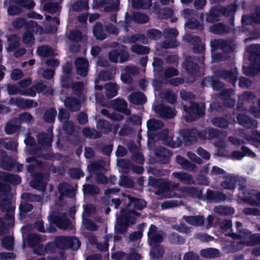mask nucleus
<instances>
[{
  "label": "nucleus",
  "instance_id": "f257e3e1",
  "mask_svg": "<svg viewBox=\"0 0 260 260\" xmlns=\"http://www.w3.org/2000/svg\"><path fill=\"white\" fill-rule=\"evenodd\" d=\"M129 207L121 209L120 215L116 218V223L115 225V232L117 234L125 233L131 225L135 224L137 218L135 216L139 217L141 213L136 211L137 209H129Z\"/></svg>",
  "mask_w": 260,
  "mask_h": 260
},
{
  "label": "nucleus",
  "instance_id": "f03ea898",
  "mask_svg": "<svg viewBox=\"0 0 260 260\" xmlns=\"http://www.w3.org/2000/svg\"><path fill=\"white\" fill-rule=\"evenodd\" d=\"M21 182V178L18 175H14L5 172H0V192L7 195L11 190L12 185H18Z\"/></svg>",
  "mask_w": 260,
  "mask_h": 260
},
{
  "label": "nucleus",
  "instance_id": "7ed1b4c3",
  "mask_svg": "<svg viewBox=\"0 0 260 260\" xmlns=\"http://www.w3.org/2000/svg\"><path fill=\"white\" fill-rule=\"evenodd\" d=\"M204 61V55L188 56L183 62L182 67L188 74L196 76L200 72V67L199 63L203 64Z\"/></svg>",
  "mask_w": 260,
  "mask_h": 260
},
{
  "label": "nucleus",
  "instance_id": "20e7f679",
  "mask_svg": "<svg viewBox=\"0 0 260 260\" xmlns=\"http://www.w3.org/2000/svg\"><path fill=\"white\" fill-rule=\"evenodd\" d=\"M183 109L186 113L185 119L187 122L194 121L205 114V109L195 103H192L190 107L184 105Z\"/></svg>",
  "mask_w": 260,
  "mask_h": 260
},
{
  "label": "nucleus",
  "instance_id": "39448f33",
  "mask_svg": "<svg viewBox=\"0 0 260 260\" xmlns=\"http://www.w3.org/2000/svg\"><path fill=\"white\" fill-rule=\"evenodd\" d=\"M181 135L186 146L196 143L198 138H201L202 133L195 128H184L181 131Z\"/></svg>",
  "mask_w": 260,
  "mask_h": 260
},
{
  "label": "nucleus",
  "instance_id": "423d86ee",
  "mask_svg": "<svg viewBox=\"0 0 260 260\" xmlns=\"http://www.w3.org/2000/svg\"><path fill=\"white\" fill-rule=\"evenodd\" d=\"M48 173L38 172L35 174L33 179L30 182V186L35 189L41 191H45L46 189V182L44 179L48 177Z\"/></svg>",
  "mask_w": 260,
  "mask_h": 260
},
{
  "label": "nucleus",
  "instance_id": "0eeeda50",
  "mask_svg": "<svg viewBox=\"0 0 260 260\" xmlns=\"http://www.w3.org/2000/svg\"><path fill=\"white\" fill-rule=\"evenodd\" d=\"M237 74L236 68L230 70L221 69L216 72L217 76L231 83L234 87H236V83L238 79Z\"/></svg>",
  "mask_w": 260,
  "mask_h": 260
},
{
  "label": "nucleus",
  "instance_id": "6e6552de",
  "mask_svg": "<svg viewBox=\"0 0 260 260\" xmlns=\"http://www.w3.org/2000/svg\"><path fill=\"white\" fill-rule=\"evenodd\" d=\"M154 152L157 162L167 164L170 162V157L172 155V152L169 149L159 146L155 148Z\"/></svg>",
  "mask_w": 260,
  "mask_h": 260
},
{
  "label": "nucleus",
  "instance_id": "1a4fd4ad",
  "mask_svg": "<svg viewBox=\"0 0 260 260\" xmlns=\"http://www.w3.org/2000/svg\"><path fill=\"white\" fill-rule=\"evenodd\" d=\"M237 120L239 125L246 128L254 129L257 127L258 123L257 121L245 114H238Z\"/></svg>",
  "mask_w": 260,
  "mask_h": 260
},
{
  "label": "nucleus",
  "instance_id": "9d476101",
  "mask_svg": "<svg viewBox=\"0 0 260 260\" xmlns=\"http://www.w3.org/2000/svg\"><path fill=\"white\" fill-rule=\"evenodd\" d=\"M241 191H242V197L240 198L241 201L251 206H259V203L256 199V193H255L254 189H247L246 187Z\"/></svg>",
  "mask_w": 260,
  "mask_h": 260
},
{
  "label": "nucleus",
  "instance_id": "9b49d317",
  "mask_svg": "<svg viewBox=\"0 0 260 260\" xmlns=\"http://www.w3.org/2000/svg\"><path fill=\"white\" fill-rule=\"evenodd\" d=\"M0 166L2 169L7 171L12 170L15 166V161L2 149H0Z\"/></svg>",
  "mask_w": 260,
  "mask_h": 260
},
{
  "label": "nucleus",
  "instance_id": "f8f14e48",
  "mask_svg": "<svg viewBox=\"0 0 260 260\" xmlns=\"http://www.w3.org/2000/svg\"><path fill=\"white\" fill-rule=\"evenodd\" d=\"M248 59L254 64L260 63V45L252 44L247 48Z\"/></svg>",
  "mask_w": 260,
  "mask_h": 260
},
{
  "label": "nucleus",
  "instance_id": "ddd939ff",
  "mask_svg": "<svg viewBox=\"0 0 260 260\" xmlns=\"http://www.w3.org/2000/svg\"><path fill=\"white\" fill-rule=\"evenodd\" d=\"M205 200L215 203L224 202L227 199V196L223 192L207 189L205 196Z\"/></svg>",
  "mask_w": 260,
  "mask_h": 260
},
{
  "label": "nucleus",
  "instance_id": "4468645a",
  "mask_svg": "<svg viewBox=\"0 0 260 260\" xmlns=\"http://www.w3.org/2000/svg\"><path fill=\"white\" fill-rule=\"evenodd\" d=\"M14 210L15 208H13L4 212H6L4 219L9 221L8 224H6L4 219L0 217V233L4 230L14 226L15 221Z\"/></svg>",
  "mask_w": 260,
  "mask_h": 260
},
{
  "label": "nucleus",
  "instance_id": "2eb2a0df",
  "mask_svg": "<svg viewBox=\"0 0 260 260\" xmlns=\"http://www.w3.org/2000/svg\"><path fill=\"white\" fill-rule=\"evenodd\" d=\"M123 196L127 197L129 200L126 206L127 207H129L131 206H132L133 208L134 209L142 210L147 206V202L143 199L134 197L131 194H127L126 193H123Z\"/></svg>",
  "mask_w": 260,
  "mask_h": 260
},
{
  "label": "nucleus",
  "instance_id": "dca6fc26",
  "mask_svg": "<svg viewBox=\"0 0 260 260\" xmlns=\"http://www.w3.org/2000/svg\"><path fill=\"white\" fill-rule=\"evenodd\" d=\"M10 103L16 105L19 108L24 109L35 108L38 106V103L36 101L32 100L24 99L22 98H11Z\"/></svg>",
  "mask_w": 260,
  "mask_h": 260
},
{
  "label": "nucleus",
  "instance_id": "f3484780",
  "mask_svg": "<svg viewBox=\"0 0 260 260\" xmlns=\"http://www.w3.org/2000/svg\"><path fill=\"white\" fill-rule=\"evenodd\" d=\"M75 63L77 74L81 77H85L88 74V68L89 66L87 59L79 57L76 59Z\"/></svg>",
  "mask_w": 260,
  "mask_h": 260
},
{
  "label": "nucleus",
  "instance_id": "a211bd4d",
  "mask_svg": "<svg viewBox=\"0 0 260 260\" xmlns=\"http://www.w3.org/2000/svg\"><path fill=\"white\" fill-rule=\"evenodd\" d=\"M92 34L95 39L103 41L107 38L105 26L101 22H96L92 28Z\"/></svg>",
  "mask_w": 260,
  "mask_h": 260
},
{
  "label": "nucleus",
  "instance_id": "6ab92c4d",
  "mask_svg": "<svg viewBox=\"0 0 260 260\" xmlns=\"http://www.w3.org/2000/svg\"><path fill=\"white\" fill-rule=\"evenodd\" d=\"M155 110L156 112L162 118L171 119L176 115L175 112V110L174 109H173L169 106H166L162 105L157 106L156 107Z\"/></svg>",
  "mask_w": 260,
  "mask_h": 260
},
{
  "label": "nucleus",
  "instance_id": "aec40b11",
  "mask_svg": "<svg viewBox=\"0 0 260 260\" xmlns=\"http://www.w3.org/2000/svg\"><path fill=\"white\" fill-rule=\"evenodd\" d=\"M177 163L180 165L184 170L188 171H195L197 166L195 164L191 162L188 159L185 158L180 155H177L176 157Z\"/></svg>",
  "mask_w": 260,
  "mask_h": 260
},
{
  "label": "nucleus",
  "instance_id": "412c9836",
  "mask_svg": "<svg viewBox=\"0 0 260 260\" xmlns=\"http://www.w3.org/2000/svg\"><path fill=\"white\" fill-rule=\"evenodd\" d=\"M112 106L117 111L126 115L131 114V110L127 108V103L122 99H115L112 103Z\"/></svg>",
  "mask_w": 260,
  "mask_h": 260
},
{
  "label": "nucleus",
  "instance_id": "4be33fe9",
  "mask_svg": "<svg viewBox=\"0 0 260 260\" xmlns=\"http://www.w3.org/2000/svg\"><path fill=\"white\" fill-rule=\"evenodd\" d=\"M128 101L134 105H141L147 102V98L142 92H134L129 95Z\"/></svg>",
  "mask_w": 260,
  "mask_h": 260
},
{
  "label": "nucleus",
  "instance_id": "5701e85b",
  "mask_svg": "<svg viewBox=\"0 0 260 260\" xmlns=\"http://www.w3.org/2000/svg\"><path fill=\"white\" fill-rule=\"evenodd\" d=\"M221 10L218 6L212 7L206 14V21L209 23L217 22L219 20Z\"/></svg>",
  "mask_w": 260,
  "mask_h": 260
},
{
  "label": "nucleus",
  "instance_id": "b1692460",
  "mask_svg": "<svg viewBox=\"0 0 260 260\" xmlns=\"http://www.w3.org/2000/svg\"><path fill=\"white\" fill-rule=\"evenodd\" d=\"M211 32L215 35H222L230 32V28L227 25L221 23L214 24L210 27Z\"/></svg>",
  "mask_w": 260,
  "mask_h": 260
},
{
  "label": "nucleus",
  "instance_id": "393cba45",
  "mask_svg": "<svg viewBox=\"0 0 260 260\" xmlns=\"http://www.w3.org/2000/svg\"><path fill=\"white\" fill-rule=\"evenodd\" d=\"M183 218L188 224L196 226H202L205 223V218L202 215L184 216Z\"/></svg>",
  "mask_w": 260,
  "mask_h": 260
},
{
  "label": "nucleus",
  "instance_id": "a878e982",
  "mask_svg": "<svg viewBox=\"0 0 260 260\" xmlns=\"http://www.w3.org/2000/svg\"><path fill=\"white\" fill-rule=\"evenodd\" d=\"M64 105L72 112L79 111L80 108L79 100L72 97H67L66 99Z\"/></svg>",
  "mask_w": 260,
  "mask_h": 260
},
{
  "label": "nucleus",
  "instance_id": "bb28decb",
  "mask_svg": "<svg viewBox=\"0 0 260 260\" xmlns=\"http://www.w3.org/2000/svg\"><path fill=\"white\" fill-rule=\"evenodd\" d=\"M162 140L165 145L172 148L179 147L182 144V141L179 138L177 137V141H174L173 137L168 135H165Z\"/></svg>",
  "mask_w": 260,
  "mask_h": 260
},
{
  "label": "nucleus",
  "instance_id": "cd10ccee",
  "mask_svg": "<svg viewBox=\"0 0 260 260\" xmlns=\"http://www.w3.org/2000/svg\"><path fill=\"white\" fill-rule=\"evenodd\" d=\"M202 133V139H212L216 138L220 136V131L217 128L213 127H208L204 131H201Z\"/></svg>",
  "mask_w": 260,
  "mask_h": 260
},
{
  "label": "nucleus",
  "instance_id": "c85d7f7f",
  "mask_svg": "<svg viewBox=\"0 0 260 260\" xmlns=\"http://www.w3.org/2000/svg\"><path fill=\"white\" fill-rule=\"evenodd\" d=\"M104 88L106 90V95L108 98L111 99L117 95L119 87L116 83H107L104 85Z\"/></svg>",
  "mask_w": 260,
  "mask_h": 260
},
{
  "label": "nucleus",
  "instance_id": "c756f323",
  "mask_svg": "<svg viewBox=\"0 0 260 260\" xmlns=\"http://www.w3.org/2000/svg\"><path fill=\"white\" fill-rule=\"evenodd\" d=\"M200 254L203 257L214 258L219 257L220 255V252L218 249L208 248L201 250Z\"/></svg>",
  "mask_w": 260,
  "mask_h": 260
},
{
  "label": "nucleus",
  "instance_id": "7c9ffc66",
  "mask_svg": "<svg viewBox=\"0 0 260 260\" xmlns=\"http://www.w3.org/2000/svg\"><path fill=\"white\" fill-rule=\"evenodd\" d=\"M97 128L104 134H107L112 131V125L107 120L100 119L96 124Z\"/></svg>",
  "mask_w": 260,
  "mask_h": 260
},
{
  "label": "nucleus",
  "instance_id": "2f4dec72",
  "mask_svg": "<svg viewBox=\"0 0 260 260\" xmlns=\"http://www.w3.org/2000/svg\"><path fill=\"white\" fill-rule=\"evenodd\" d=\"M9 42L7 50L9 52L15 51L19 46V38L16 34L10 35L8 37Z\"/></svg>",
  "mask_w": 260,
  "mask_h": 260
},
{
  "label": "nucleus",
  "instance_id": "473e14b6",
  "mask_svg": "<svg viewBox=\"0 0 260 260\" xmlns=\"http://www.w3.org/2000/svg\"><path fill=\"white\" fill-rule=\"evenodd\" d=\"M57 111L55 108L47 109L43 115L44 120L48 123H53L55 120Z\"/></svg>",
  "mask_w": 260,
  "mask_h": 260
},
{
  "label": "nucleus",
  "instance_id": "72a5a7b5",
  "mask_svg": "<svg viewBox=\"0 0 260 260\" xmlns=\"http://www.w3.org/2000/svg\"><path fill=\"white\" fill-rule=\"evenodd\" d=\"M212 124L221 128H226L229 125V122L226 118L223 117H215L212 119Z\"/></svg>",
  "mask_w": 260,
  "mask_h": 260
},
{
  "label": "nucleus",
  "instance_id": "f704fd0d",
  "mask_svg": "<svg viewBox=\"0 0 260 260\" xmlns=\"http://www.w3.org/2000/svg\"><path fill=\"white\" fill-rule=\"evenodd\" d=\"M164 126V123L159 120L150 119L147 122V126L149 131H155L162 128Z\"/></svg>",
  "mask_w": 260,
  "mask_h": 260
},
{
  "label": "nucleus",
  "instance_id": "c9c22d12",
  "mask_svg": "<svg viewBox=\"0 0 260 260\" xmlns=\"http://www.w3.org/2000/svg\"><path fill=\"white\" fill-rule=\"evenodd\" d=\"M58 190L59 192L58 200L59 201H61L64 196L72 198L74 196L73 189L67 188L66 185L63 184L59 185Z\"/></svg>",
  "mask_w": 260,
  "mask_h": 260
},
{
  "label": "nucleus",
  "instance_id": "e433bc0d",
  "mask_svg": "<svg viewBox=\"0 0 260 260\" xmlns=\"http://www.w3.org/2000/svg\"><path fill=\"white\" fill-rule=\"evenodd\" d=\"M185 25L189 29H198L203 30L204 28L203 23L196 19H189L185 23Z\"/></svg>",
  "mask_w": 260,
  "mask_h": 260
},
{
  "label": "nucleus",
  "instance_id": "4c0bfd02",
  "mask_svg": "<svg viewBox=\"0 0 260 260\" xmlns=\"http://www.w3.org/2000/svg\"><path fill=\"white\" fill-rule=\"evenodd\" d=\"M80 246L81 242L77 238L68 236L67 249H71L73 250H77L80 248Z\"/></svg>",
  "mask_w": 260,
  "mask_h": 260
},
{
  "label": "nucleus",
  "instance_id": "58836bf2",
  "mask_svg": "<svg viewBox=\"0 0 260 260\" xmlns=\"http://www.w3.org/2000/svg\"><path fill=\"white\" fill-rule=\"evenodd\" d=\"M152 249L150 251L151 257L154 259H158L163 257L165 250L162 246L157 245V246H151Z\"/></svg>",
  "mask_w": 260,
  "mask_h": 260
},
{
  "label": "nucleus",
  "instance_id": "ea45409f",
  "mask_svg": "<svg viewBox=\"0 0 260 260\" xmlns=\"http://www.w3.org/2000/svg\"><path fill=\"white\" fill-rule=\"evenodd\" d=\"M131 50L138 55H146L149 54L150 48L147 46L136 44L131 47Z\"/></svg>",
  "mask_w": 260,
  "mask_h": 260
},
{
  "label": "nucleus",
  "instance_id": "a19ab883",
  "mask_svg": "<svg viewBox=\"0 0 260 260\" xmlns=\"http://www.w3.org/2000/svg\"><path fill=\"white\" fill-rule=\"evenodd\" d=\"M149 16L144 13L141 12H135L133 13V21L138 24H144L149 21Z\"/></svg>",
  "mask_w": 260,
  "mask_h": 260
},
{
  "label": "nucleus",
  "instance_id": "79ce46f5",
  "mask_svg": "<svg viewBox=\"0 0 260 260\" xmlns=\"http://www.w3.org/2000/svg\"><path fill=\"white\" fill-rule=\"evenodd\" d=\"M119 185L120 186L128 188H133L135 187L134 181L127 176L122 175L119 181Z\"/></svg>",
  "mask_w": 260,
  "mask_h": 260
},
{
  "label": "nucleus",
  "instance_id": "37998d69",
  "mask_svg": "<svg viewBox=\"0 0 260 260\" xmlns=\"http://www.w3.org/2000/svg\"><path fill=\"white\" fill-rule=\"evenodd\" d=\"M163 241L164 237L159 233L148 237V242L150 246H157L163 242Z\"/></svg>",
  "mask_w": 260,
  "mask_h": 260
},
{
  "label": "nucleus",
  "instance_id": "c03bdc74",
  "mask_svg": "<svg viewBox=\"0 0 260 260\" xmlns=\"http://www.w3.org/2000/svg\"><path fill=\"white\" fill-rule=\"evenodd\" d=\"M37 53L39 55L43 57H49L53 54L52 48L48 46H41L38 48Z\"/></svg>",
  "mask_w": 260,
  "mask_h": 260
},
{
  "label": "nucleus",
  "instance_id": "a18cd8bd",
  "mask_svg": "<svg viewBox=\"0 0 260 260\" xmlns=\"http://www.w3.org/2000/svg\"><path fill=\"white\" fill-rule=\"evenodd\" d=\"M26 240L30 247H35L41 241V237L39 235L30 233L28 235Z\"/></svg>",
  "mask_w": 260,
  "mask_h": 260
},
{
  "label": "nucleus",
  "instance_id": "49530a36",
  "mask_svg": "<svg viewBox=\"0 0 260 260\" xmlns=\"http://www.w3.org/2000/svg\"><path fill=\"white\" fill-rule=\"evenodd\" d=\"M174 177L178 179L181 182H189L192 179V176L189 174L182 172H176L173 174Z\"/></svg>",
  "mask_w": 260,
  "mask_h": 260
},
{
  "label": "nucleus",
  "instance_id": "de8ad7c7",
  "mask_svg": "<svg viewBox=\"0 0 260 260\" xmlns=\"http://www.w3.org/2000/svg\"><path fill=\"white\" fill-rule=\"evenodd\" d=\"M44 11L50 14L56 13L59 9V6L56 2H47L43 6Z\"/></svg>",
  "mask_w": 260,
  "mask_h": 260
},
{
  "label": "nucleus",
  "instance_id": "09e8293b",
  "mask_svg": "<svg viewBox=\"0 0 260 260\" xmlns=\"http://www.w3.org/2000/svg\"><path fill=\"white\" fill-rule=\"evenodd\" d=\"M14 239L13 237L7 236L2 240V246L8 250H13L14 249Z\"/></svg>",
  "mask_w": 260,
  "mask_h": 260
},
{
  "label": "nucleus",
  "instance_id": "8fccbe9b",
  "mask_svg": "<svg viewBox=\"0 0 260 260\" xmlns=\"http://www.w3.org/2000/svg\"><path fill=\"white\" fill-rule=\"evenodd\" d=\"M20 128V126L16 124L14 120L9 121L5 125V132L8 135H11L16 132Z\"/></svg>",
  "mask_w": 260,
  "mask_h": 260
},
{
  "label": "nucleus",
  "instance_id": "3c124183",
  "mask_svg": "<svg viewBox=\"0 0 260 260\" xmlns=\"http://www.w3.org/2000/svg\"><path fill=\"white\" fill-rule=\"evenodd\" d=\"M117 165L119 168L122 169L124 173L127 174L129 172L132 164L127 159L121 158L117 159Z\"/></svg>",
  "mask_w": 260,
  "mask_h": 260
},
{
  "label": "nucleus",
  "instance_id": "603ef678",
  "mask_svg": "<svg viewBox=\"0 0 260 260\" xmlns=\"http://www.w3.org/2000/svg\"><path fill=\"white\" fill-rule=\"evenodd\" d=\"M227 178L228 180L223 181L221 182V187L225 189L234 191L236 186L234 183L233 176H231L230 177H227Z\"/></svg>",
  "mask_w": 260,
  "mask_h": 260
},
{
  "label": "nucleus",
  "instance_id": "864d4df0",
  "mask_svg": "<svg viewBox=\"0 0 260 260\" xmlns=\"http://www.w3.org/2000/svg\"><path fill=\"white\" fill-rule=\"evenodd\" d=\"M22 198L27 201L32 202H40L42 201L43 198L41 196L32 194L29 192H25L22 194Z\"/></svg>",
  "mask_w": 260,
  "mask_h": 260
},
{
  "label": "nucleus",
  "instance_id": "5fc2aeb1",
  "mask_svg": "<svg viewBox=\"0 0 260 260\" xmlns=\"http://www.w3.org/2000/svg\"><path fill=\"white\" fill-rule=\"evenodd\" d=\"M38 143L42 146H48L50 145L52 140L46 133H39L37 137Z\"/></svg>",
  "mask_w": 260,
  "mask_h": 260
},
{
  "label": "nucleus",
  "instance_id": "6e6d98bb",
  "mask_svg": "<svg viewBox=\"0 0 260 260\" xmlns=\"http://www.w3.org/2000/svg\"><path fill=\"white\" fill-rule=\"evenodd\" d=\"M35 37L34 33L29 31H25L22 35V41L24 44L31 46L35 43Z\"/></svg>",
  "mask_w": 260,
  "mask_h": 260
},
{
  "label": "nucleus",
  "instance_id": "4d7b16f0",
  "mask_svg": "<svg viewBox=\"0 0 260 260\" xmlns=\"http://www.w3.org/2000/svg\"><path fill=\"white\" fill-rule=\"evenodd\" d=\"M187 191L188 193L196 197L199 199L205 200V196H203L202 190L198 187L194 186L188 187Z\"/></svg>",
  "mask_w": 260,
  "mask_h": 260
},
{
  "label": "nucleus",
  "instance_id": "13d9d810",
  "mask_svg": "<svg viewBox=\"0 0 260 260\" xmlns=\"http://www.w3.org/2000/svg\"><path fill=\"white\" fill-rule=\"evenodd\" d=\"M256 64L252 63H250L249 66L243 67V73L244 75L249 77H254L257 75Z\"/></svg>",
  "mask_w": 260,
  "mask_h": 260
},
{
  "label": "nucleus",
  "instance_id": "bf43d9fd",
  "mask_svg": "<svg viewBox=\"0 0 260 260\" xmlns=\"http://www.w3.org/2000/svg\"><path fill=\"white\" fill-rule=\"evenodd\" d=\"M68 236H59L55 237L54 241L58 249H67Z\"/></svg>",
  "mask_w": 260,
  "mask_h": 260
},
{
  "label": "nucleus",
  "instance_id": "052dcab7",
  "mask_svg": "<svg viewBox=\"0 0 260 260\" xmlns=\"http://www.w3.org/2000/svg\"><path fill=\"white\" fill-rule=\"evenodd\" d=\"M68 174L72 178L75 179H79L84 176V172L80 169L77 168L70 169Z\"/></svg>",
  "mask_w": 260,
  "mask_h": 260
},
{
  "label": "nucleus",
  "instance_id": "680f3d73",
  "mask_svg": "<svg viewBox=\"0 0 260 260\" xmlns=\"http://www.w3.org/2000/svg\"><path fill=\"white\" fill-rule=\"evenodd\" d=\"M30 154H35L38 157L42 158L45 159H49V158L52 156V155L48 153H44L41 148L38 146H35V147L32 148L30 149Z\"/></svg>",
  "mask_w": 260,
  "mask_h": 260
},
{
  "label": "nucleus",
  "instance_id": "e2e57ef3",
  "mask_svg": "<svg viewBox=\"0 0 260 260\" xmlns=\"http://www.w3.org/2000/svg\"><path fill=\"white\" fill-rule=\"evenodd\" d=\"M240 245L246 244L247 245H254L260 244V234H253L250 236V240L247 242L240 241L238 243Z\"/></svg>",
  "mask_w": 260,
  "mask_h": 260
},
{
  "label": "nucleus",
  "instance_id": "0e129e2a",
  "mask_svg": "<svg viewBox=\"0 0 260 260\" xmlns=\"http://www.w3.org/2000/svg\"><path fill=\"white\" fill-rule=\"evenodd\" d=\"M120 51V46L118 48L112 49L108 53V58L109 60L113 63L118 62V58L119 57Z\"/></svg>",
  "mask_w": 260,
  "mask_h": 260
},
{
  "label": "nucleus",
  "instance_id": "69168bd1",
  "mask_svg": "<svg viewBox=\"0 0 260 260\" xmlns=\"http://www.w3.org/2000/svg\"><path fill=\"white\" fill-rule=\"evenodd\" d=\"M83 36L81 31L77 29L72 30L69 35V39L72 42L76 43L80 42Z\"/></svg>",
  "mask_w": 260,
  "mask_h": 260
},
{
  "label": "nucleus",
  "instance_id": "338daca9",
  "mask_svg": "<svg viewBox=\"0 0 260 260\" xmlns=\"http://www.w3.org/2000/svg\"><path fill=\"white\" fill-rule=\"evenodd\" d=\"M146 34L149 39L153 40H158L162 36L161 31L155 28L147 30Z\"/></svg>",
  "mask_w": 260,
  "mask_h": 260
},
{
  "label": "nucleus",
  "instance_id": "774afa93",
  "mask_svg": "<svg viewBox=\"0 0 260 260\" xmlns=\"http://www.w3.org/2000/svg\"><path fill=\"white\" fill-rule=\"evenodd\" d=\"M238 6L236 4H233L227 6L222 10V14L224 16H233L236 13Z\"/></svg>",
  "mask_w": 260,
  "mask_h": 260
}]
</instances>
